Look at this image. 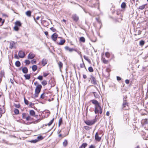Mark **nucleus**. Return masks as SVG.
Listing matches in <instances>:
<instances>
[{"mask_svg": "<svg viewBox=\"0 0 148 148\" xmlns=\"http://www.w3.org/2000/svg\"><path fill=\"white\" fill-rule=\"evenodd\" d=\"M50 29L53 32H55L56 31V29L52 27L50 28Z\"/></svg>", "mask_w": 148, "mask_h": 148, "instance_id": "3c124183", "label": "nucleus"}, {"mask_svg": "<svg viewBox=\"0 0 148 148\" xmlns=\"http://www.w3.org/2000/svg\"><path fill=\"white\" fill-rule=\"evenodd\" d=\"M43 138V137L41 136H39L37 137V140H38V141L42 140Z\"/></svg>", "mask_w": 148, "mask_h": 148, "instance_id": "f704fd0d", "label": "nucleus"}, {"mask_svg": "<svg viewBox=\"0 0 148 148\" xmlns=\"http://www.w3.org/2000/svg\"><path fill=\"white\" fill-rule=\"evenodd\" d=\"M38 140L37 139H35L34 140H32L30 141V142L31 143H36L38 142Z\"/></svg>", "mask_w": 148, "mask_h": 148, "instance_id": "a19ab883", "label": "nucleus"}, {"mask_svg": "<svg viewBox=\"0 0 148 148\" xmlns=\"http://www.w3.org/2000/svg\"><path fill=\"white\" fill-rule=\"evenodd\" d=\"M9 42H10L9 48L10 49H12L13 48L16 49V42H15L13 41H12Z\"/></svg>", "mask_w": 148, "mask_h": 148, "instance_id": "39448f33", "label": "nucleus"}, {"mask_svg": "<svg viewBox=\"0 0 148 148\" xmlns=\"http://www.w3.org/2000/svg\"><path fill=\"white\" fill-rule=\"evenodd\" d=\"M95 139L97 141H99L101 139V137H100L99 136V134L97 132L95 136Z\"/></svg>", "mask_w": 148, "mask_h": 148, "instance_id": "9b49d317", "label": "nucleus"}, {"mask_svg": "<svg viewBox=\"0 0 148 148\" xmlns=\"http://www.w3.org/2000/svg\"><path fill=\"white\" fill-rule=\"evenodd\" d=\"M14 113L16 114H19V111L18 110V109H16V108L14 109Z\"/></svg>", "mask_w": 148, "mask_h": 148, "instance_id": "bb28decb", "label": "nucleus"}, {"mask_svg": "<svg viewBox=\"0 0 148 148\" xmlns=\"http://www.w3.org/2000/svg\"><path fill=\"white\" fill-rule=\"evenodd\" d=\"M102 61H103V63L104 64H107L108 62V60H106V59L104 58H103Z\"/></svg>", "mask_w": 148, "mask_h": 148, "instance_id": "e433bc0d", "label": "nucleus"}, {"mask_svg": "<svg viewBox=\"0 0 148 148\" xmlns=\"http://www.w3.org/2000/svg\"><path fill=\"white\" fill-rule=\"evenodd\" d=\"M58 36V35L56 33H55L51 36V38L53 40L56 41Z\"/></svg>", "mask_w": 148, "mask_h": 148, "instance_id": "1a4fd4ad", "label": "nucleus"}, {"mask_svg": "<svg viewBox=\"0 0 148 148\" xmlns=\"http://www.w3.org/2000/svg\"><path fill=\"white\" fill-rule=\"evenodd\" d=\"M141 31L138 30V32L137 33L138 35H139L140 34H141Z\"/></svg>", "mask_w": 148, "mask_h": 148, "instance_id": "69168bd1", "label": "nucleus"}, {"mask_svg": "<svg viewBox=\"0 0 148 148\" xmlns=\"http://www.w3.org/2000/svg\"><path fill=\"white\" fill-rule=\"evenodd\" d=\"M84 58L85 60H86L88 61H89L90 60L89 59H88V57L86 56H84Z\"/></svg>", "mask_w": 148, "mask_h": 148, "instance_id": "a18cd8bd", "label": "nucleus"}, {"mask_svg": "<svg viewBox=\"0 0 148 148\" xmlns=\"http://www.w3.org/2000/svg\"><path fill=\"white\" fill-rule=\"evenodd\" d=\"M96 19L97 21L98 22V23H100L101 22L99 20V18H96Z\"/></svg>", "mask_w": 148, "mask_h": 148, "instance_id": "680f3d73", "label": "nucleus"}, {"mask_svg": "<svg viewBox=\"0 0 148 148\" xmlns=\"http://www.w3.org/2000/svg\"><path fill=\"white\" fill-rule=\"evenodd\" d=\"M88 144L86 143H83L80 146L79 148H85V147L87 146Z\"/></svg>", "mask_w": 148, "mask_h": 148, "instance_id": "f3484780", "label": "nucleus"}, {"mask_svg": "<svg viewBox=\"0 0 148 148\" xmlns=\"http://www.w3.org/2000/svg\"><path fill=\"white\" fill-rule=\"evenodd\" d=\"M116 78L118 81H120L121 80V78L119 76H117Z\"/></svg>", "mask_w": 148, "mask_h": 148, "instance_id": "13d9d810", "label": "nucleus"}, {"mask_svg": "<svg viewBox=\"0 0 148 148\" xmlns=\"http://www.w3.org/2000/svg\"><path fill=\"white\" fill-rule=\"evenodd\" d=\"M42 64L43 66H45L47 63V60L45 59H43L42 61Z\"/></svg>", "mask_w": 148, "mask_h": 148, "instance_id": "6ab92c4d", "label": "nucleus"}, {"mask_svg": "<svg viewBox=\"0 0 148 148\" xmlns=\"http://www.w3.org/2000/svg\"><path fill=\"white\" fill-rule=\"evenodd\" d=\"M22 71L23 73L25 74L27 73L28 71V69L26 67H23L22 69Z\"/></svg>", "mask_w": 148, "mask_h": 148, "instance_id": "2eb2a0df", "label": "nucleus"}, {"mask_svg": "<svg viewBox=\"0 0 148 148\" xmlns=\"http://www.w3.org/2000/svg\"><path fill=\"white\" fill-rule=\"evenodd\" d=\"M29 114L31 116H36L35 112L33 110H31L29 111Z\"/></svg>", "mask_w": 148, "mask_h": 148, "instance_id": "f8f14e48", "label": "nucleus"}, {"mask_svg": "<svg viewBox=\"0 0 148 148\" xmlns=\"http://www.w3.org/2000/svg\"><path fill=\"white\" fill-rule=\"evenodd\" d=\"M77 53L79 55H80V56L81 57H82V54H81V52L80 51H77Z\"/></svg>", "mask_w": 148, "mask_h": 148, "instance_id": "e2e57ef3", "label": "nucleus"}, {"mask_svg": "<svg viewBox=\"0 0 148 148\" xmlns=\"http://www.w3.org/2000/svg\"><path fill=\"white\" fill-rule=\"evenodd\" d=\"M96 147L94 145H92L89 147V148H95Z\"/></svg>", "mask_w": 148, "mask_h": 148, "instance_id": "864d4df0", "label": "nucleus"}, {"mask_svg": "<svg viewBox=\"0 0 148 148\" xmlns=\"http://www.w3.org/2000/svg\"><path fill=\"white\" fill-rule=\"evenodd\" d=\"M85 123L88 125H92L94 124L96 122L95 119H93L91 120H88L85 121Z\"/></svg>", "mask_w": 148, "mask_h": 148, "instance_id": "20e7f679", "label": "nucleus"}, {"mask_svg": "<svg viewBox=\"0 0 148 148\" xmlns=\"http://www.w3.org/2000/svg\"><path fill=\"white\" fill-rule=\"evenodd\" d=\"M14 29L16 31H18L19 30V28L18 26H15L14 27Z\"/></svg>", "mask_w": 148, "mask_h": 148, "instance_id": "c03bdc74", "label": "nucleus"}, {"mask_svg": "<svg viewBox=\"0 0 148 148\" xmlns=\"http://www.w3.org/2000/svg\"><path fill=\"white\" fill-rule=\"evenodd\" d=\"M35 57V55L33 53H30L28 56V58L29 59H33Z\"/></svg>", "mask_w": 148, "mask_h": 148, "instance_id": "9d476101", "label": "nucleus"}, {"mask_svg": "<svg viewBox=\"0 0 148 148\" xmlns=\"http://www.w3.org/2000/svg\"><path fill=\"white\" fill-rule=\"evenodd\" d=\"M18 56L20 58H23L25 56L24 52L22 51H19L18 53Z\"/></svg>", "mask_w": 148, "mask_h": 148, "instance_id": "6e6552de", "label": "nucleus"}, {"mask_svg": "<svg viewBox=\"0 0 148 148\" xmlns=\"http://www.w3.org/2000/svg\"><path fill=\"white\" fill-rule=\"evenodd\" d=\"M122 109L124 110H127L129 109L128 103L127 102L126 100L123 99V103L122 105Z\"/></svg>", "mask_w": 148, "mask_h": 148, "instance_id": "7ed1b4c3", "label": "nucleus"}, {"mask_svg": "<svg viewBox=\"0 0 148 148\" xmlns=\"http://www.w3.org/2000/svg\"><path fill=\"white\" fill-rule=\"evenodd\" d=\"M79 40L83 42H85V40L84 38L83 37H81L79 38Z\"/></svg>", "mask_w": 148, "mask_h": 148, "instance_id": "7c9ffc66", "label": "nucleus"}, {"mask_svg": "<svg viewBox=\"0 0 148 148\" xmlns=\"http://www.w3.org/2000/svg\"><path fill=\"white\" fill-rule=\"evenodd\" d=\"M58 66L59 67L60 69L62 67L63 64L61 62H59L58 63Z\"/></svg>", "mask_w": 148, "mask_h": 148, "instance_id": "c756f323", "label": "nucleus"}, {"mask_svg": "<svg viewBox=\"0 0 148 148\" xmlns=\"http://www.w3.org/2000/svg\"><path fill=\"white\" fill-rule=\"evenodd\" d=\"M68 144V142L66 140H65L63 143V145L64 147H66Z\"/></svg>", "mask_w": 148, "mask_h": 148, "instance_id": "a878e982", "label": "nucleus"}, {"mask_svg": "<svg viewBox=\"0 0 148 148\" xmlns=\"http://www.w3.org/2000/svg\"><path fill=\"white\" fill-rule=\"evenodd\" d=\"M84 128L86 129V130H89L90 129L89 127L87 126H85L84 127Z\"/></svg>", "mask_w": 148, "mask_h": 148, "instance_id": "6e6d98bb", "label": "nucleus"}, {"mask_svg": "<svg viewBox=\"0 0 148 148\" xmlns=\"http://www.w3.org/2000/svg\"><path fill=\"white\" fill-rule=\"evenodd\" d=\"M42 86L40 84H38L36 87L35 91L34 98H36L38 97V95L40 92Z\"/></svg>", "mask_w": 148, "mask_h": 148, "instance_id": "f03ea898", "label": "nucleus"}, {"mask_svg": "<svg viewBox=\"0 0 148 148\" xmlns=\"http://www.w3.org/2000/svg\"><path fill=\"white\" fill-rule=\"evenodd\" d=\"M15 26H16L20 27L21 25V23L19 21H17L15 23Z\"/></svg>", "mask_w": 148, "mask_h": 148, "instance_id": "412c9836", "label": "nucleus"}, {"mask_svg": "<svg viewBox=\"0 0 148 148\" xmlns=\"http://www.w3.org/2000/svg\"><path fill=\"white\" fill-rule=\"evenodd\" d=\"M14 57L17 59L18 58V56L17 54H15L14 55Z\"/></svg>", "mask_w": 148, "mask_h": 148, "instance_id": "774afa93", "label": "nucleus"}, {"mask_svg": "<svg viewBox=\"0 0 148 148\" xmlns=\"http://www.w3.org/2000/svg\"><path fill=\"white\" fill-rule=\"evenodd\" d=\"M37 69V66L36 65H34L32 66V70L33 71H35Z\"/></svg>", "mask_w": 148, "mask_h": 148, "instance_id": "b1692460", "label": "nucleus"}, {"mask_svg": "<svg viewBox=\"0 0 148 148\" xmlns=\"http://www.w3.org/2000/svg\"><path fill=\"white\" fill-rule=\"evenodd\" d=\"M72 18L73 19L74 21L75 22H77L79 19V17L75 14L72 15Z\"/></svg>", "mask_w": 148, "mask_h": 148, "instance_id": "0eeeda50", "label": "nucleus"}, {"mask_svg": "<svg viewBox=\"0 0 148 148\" xmlns=\"http://www.w3.org/2000/svg\"><path fill=\"white\" fill-rule=\"evenodd\" d=\"M40 97L41 99H44L45 97L44 94V93L42 94L41 95Z\"/></svg>", "mask_w": 148, "mask_h": 148, "instance_id": "5fc2aeb1", "label": "nucleus"}, {"mask_svg": "<svg viewBox=\"0 0 148 148\" xmlns=\"http://www.w3.org/2000/svg\"><path fill=\"white\" fill-rule=\"evenodd\" d=\"M27 114L26 113H22V118L23 119H26L27 116Z\"/></svg>", "mask_w": 148, "mask_h": 148, "instance_id": "2f4dec72", "label": "nucleus"}, {"mask_svg": "<svg viewBox=\"0 0 148 148\" xmlns=\"http://www.w3.org/2000/svg\"><path fill=\"white\" fill-rule=\"evenodd\" d=\"M10 82L12 84H14V81H13V80L12 79H10Z\"/></svg>", "mask_w": 148, "mask_h": 148, "instance_id": "0e129e2a", "label": "nucleus"}, {"mask_svg": "<svg viewBox=\"0 0 148 148\" xmlns=\"http://www.w3.org/2000/svg\"><path fill=\"white\" fill-rule=\"evenodd\" d=\"M16 66L17 67H19L21 65V63L19 61H17L15 63Z\"/></svg>", "mask_w": 148, "mask_h": 148, "instance_id": "393cba45", "label": "nucleus"}, {"mask_svg": "<svg viewBox=\"0 0 148 148\" xmlns=\"http://www.w3.org/2000/svg\"><path fill=\"white\" fill-rule=\"evenodd\" d=\"M43 86L46 85L47 84V82L46 80H44L41 82Z\"/></svg>", "mask_w": 148, "mask_h": 148, "instance_id": "c9c22d12", "label": "nucleus"}, {"mask_svg": "<svg viewBox=\"0 0 148 148\" xmlns=\"http://www.w3.org/2000/svg\"><path fill=\"white\" fill-rule=\"evenodd\" d=\"M145 42L143 40H141L139 42V45L141 47L143 46L145 44Z\"/></svg>", "mask_w": 148, "mask_h": 148, "instance_id": "cd10ccee", "label": "nucleus"}, {"mask_svg": "<svg viewBox=\"0 0 148 148\" xmlns=\"http://www.w3.org/2000/svg\"><path fill=\"white\" fill-rule=\"evenodd\" d=\"M80 66L81 68H83L85 66L84 64V63L80 64Z\"/></svg>", "mask_w": 148, "mask_h": 148, "instance_id": "8fccbe9b", "label": "nucleus"}, {"mask_svg": "<svg viewBox=\"0 0 148 148\" xmlns=\"http://www.w3.org/2000/svg\"><path fill=\"white\" fill-rule=\"evenodd\" d=\"M14 106L16 108H19L20 107V105L19 104H15Z\"/></svg>", "mask_w": 148, "mask_h": 148, "instance_id": "09e8293b", "label": "nucleus"}, {"mask_svg": "<svg viewBox=\"0 0 148 148\" xmlns=\"http://www.w3.org/2000/svg\"><path fill=\"white\" fill-rule=\"evenodd\" d=\"M26 120L27 121H29V120H30L32 119L30 117V116L28 114V116H27V117L26 118Z\"/></svg>", "mask_w": 148, "mask_h": 148, "instance_id": "58836bf2", "label": "nucleus"}, {"mask_svg": "<svg viewBox=\"0 0 148 148\" xmlns=\"http://www.w3.org/2000/svg\"><path fill=\"white\" fill-rule=\"evenodd\" d=\"M37 79L40 80L41 81L43 79V77L42 76L39 75L37 77Z\"/></svg>", "mask_w": 148, "mask_h": 148, "instance_id": "37998d69", "label": "nucleus"}, {"mask_svg": "<svg viewBox=\"0 0 148 148\" xmlns=\"http://www.w3.org/2000/svg\"><path fill=\"white\" fill-rule=\"evenodd\" d=\"M25 14L28 16L30 17L31 16V12L30 10L27 11L25 12Z\"/></svg>", "mask_w": 148, "mask_h": 148, "instance_id": "4be33fe9", "label": "nucleus"}, {"mask_svg": "<svg viewBox=\"0 0 148 148\" xmlns=\"http://www.w3.org/2000/svg\"><path fill=\"white\" fill-rule=\"evenodd\" d=\"M145 5H142L139 6V8L140 9L142 10L145 8Z\"/></svg>", "mask_w": 148, "mask_h": 148, "instance_id": "ea45409f", "label": "nucleus"}, {"mask_svg": "<svg viewBox=\"0 0 148 148\" xmlns=\"http://www.w3.org/2000/svg\"><path fill=\"white\" fill-rule=\"evenodd\" d=\"M24 76L26 79H29L30 78V74H25L24 75Z\"/></svg>", "mask_w": 148, "mask_h": 148, "instance_id": "5701e85b", "label": "nucleus"}, {"mask_svg": "<svg viewBox=\"0 0 148 148\" xmlns=\"http://www.w3.org/2000/svg\"><path fill=\"white\" fill-rule=\"evenodd\" d=\"M141 123L142 124H147L148 123V120L146 119H143L141 121Z\"/></svg>", "mask_w": 148, "mask_h": 148, "instance_id": "ddd939ff", "label": "nucleus"}, {"mask_svg": "<svg viewBox=\"0 0 148 148\" xmlns=\"http://www.w3.org/2000/svg\"><path fill=\"white\" fill-rule=\"evenodd\" d=\"M83 78L84 79H86L87 78V77L86 75H83Z\"/></svg>", "mask_w": 148, "mask_h": 148, "instance_id": "338daca9", "label": "nucleus"}, {"mask_svg": "<svg viewBox=\"0 0 148 148\" xmlns=\"http://www.w3.org/2000/svg\"><path fill=\"white\" fill-rule=\"evenodd\" d=\"M49 74V73H43V76L46 77Z\"/></svg>", "mask_w": 148, "mask_h": 148, "instance_id": "bf43d9fd", "label": "nucleus"}, {"mask_svg": "<svg viewBox=\"0 0 148 148\" xmlns=\"http://www.w3.org/2000/svg\"><path fill=\"white\" fill-rule=\"evenodd\" d=\"M3 111L1 108H0V117L2 116V113Z\"/></svg>", "mask_w": 148, "mask_h": 148, "instance_id": "603ef678", "label": "nucleus"}, {"mask_svg": "<svg viewBox=\"0 0 148 148\" xmlns=\"http://www.w3.org/2000/svg\"><path fill=\"white\" fill-rule=\"evenodd\" d=\"M126 6V3L125 2H123L122 3L121 7L122 8L124 9L125 8Z\"/></svg>", "mask_w": 148, "mask_h": 148, "instance_id": "c85d7f7f", "label": "nucleus"}, {"mask_svg": "<svg viewBox=\"0 0 148 148\" xmlns=\"http://www.w3.org/2000/svg\"><path fill=\"white\" fill-rule=\"evenodd\" d=\"M65 49L66 50L69 51L70 52L73 51V48H70L68 46H66L64 47Z\"/></svg>", "mask_w": 148, "mask_h": 148, "instance_id": "4468645a", "label": "nucleus"}, {"mask_svg": "<svg viewBox=\"0 0 148 148\" xmlns=\"http://www.w3.org/2000/svg\"><path fill=\"white\" fill-rule=\"evenodd\" d=\"M92 103L95 105V112L96 114L99 112L101 114L102 112V110L99 103L96 100L93 99L90 101Z\"/></svg>", "mask_w": 148, "mask_h": 148, "instance_id": "f257e3e1", "label": "nucleus"}, {"mask_svg": "<svg viewBox=\"0 0 148 148\" xmlns=\"http://www.w3.org/2000/svg\"><path fill=\"white\" fill-rule=\"evenodd\" d=\"M93 93L95 97L96 98H99L100 96L97 93L95 92H93Z\"/></svg>", "mask_w": 148, "mask_h": 148, "instance_id": "aec40b11", "label": "nucleus"}, {"mask_svg": "<svg viewBox=\"0 0 148 148\" xmlns=\"http://www.w3.org/2000/svg\"><path fill=\"white\" fill-rule=\"evenodd\" d=\"M125 82L126 84H128L129 83L130 81L128 79H127L125 80Z\"/></svg>", "mask_w": 148, "mask_h": 148, "instance_id": "4d7b16f0", "label": "nucleus"}, {"mask_svg": "<svg viewBox=\"0 0 148 148\" xmlns=\"http://www.w3.org/2000/svg\"><path fill=\"white\" fill-rule=\"evenodd\" d=\"M25 62L27 64H30V62L29 60H26Z\"/></svg>", "mask_w": 148, "mask_h": 148, "instance_id": "49530a36", "label": "nucleus"}, {"mask_svg": "<svg viewBox=\"0 0 148 148\" xmlns=\"http://www.w3.org/2000/svg\"><path fill=\"white\" fill-rule=\"evenodd\" d=\"M65 42V40H64V39L61 40H60V42L58 43H57L59 45H63L64 43Z\"/></svg>", "mask_w": 148, "mask_h": 148, "instance_id": "a211bd4d", "label": "nucleus"}, {"mask_svg": "<svg viewBox=\"0 0 148 148\" xmlns=\"http://www.w3.org/2000/svg\"><path fill=\"white\" fill-rule=\"evenodd\" d=\"M105 56L106 57L108 58H109L110 56V54L108 52H106L105 53Z\"/></svg>", "mask_w": 148, "mask_h": 148, "instance_id": "de8ad7c7", "label": "nucleus"}, {"mask_svg": "<svg viewBox=\"0 0 148 148\" xmlns=\"http://www.w3.org/2000/svg\"><path fill=\"white\" fill-rule=\"evenodd\" d=\"M62 118H60V119L59 121V123H58V126L60 127L62 123Z\"/></svg>", "mask_w": 148, "mask_h": 148, "instance_id": "473e14b6", "label": "nucleus"}, {"mask_svg": "<svg viewBox=\"0 0 148 148\" xmlns=\"http://www.w3.org/2000/svg\"><path fill=\"white\" fill-rule=\"evenodd\" d=\"M24 103H25L27 105H28V102H29V101L27 100L25 98H24Z\"/></svg>", "mask_w": 148, "mask_h": 148, "instance_id": "79ce46f5", "label": "nucleus"}, {"mask_svg": "<svg viewBox=\"0 0 148 148\" xmlns=\"http://www.w3.org/2000/svg\"><path fill=\"white\" fill-rule=\"evenodd\" d=\"M54 118L52 120H51L49 123H48V125L49 126H50L53 123V122L54 121Z\"/></svg>", "mask_w": 148, "mask_h": 148, "instance_id": "4c0bfd02", "label": "nucleus"}, {"mask_svg": "<svg viewBox=\"0 0 148 148\" xmlns=\"http://www.w3.org/2000/svg\"><path fill=\"white\" fill-rule=\"evenodd\" d=\"M148 131H146V132H143L142 133V136L143 139L146 140L148 139Z\"/></svg>", "mask_w": 148, "mask_h": 148, "instance_id": "423d86ee", "label": "nucleus"}, {"mask_svg": "<svg viewBox=\"0 0 148 148\" xmlns=\"http://www.w3.org/2000/svg\"><path fill=\"white\" fill-rule=\"evenodd\" d=\"M91 82H92L93 84L95 85L97 84V83L95 78V77L92 76L91 77Z\"/></svg>", "mask_w": 148, "mask_h": 148, "instance_id": "dca6fc26", "label": "nucleus"}, {"mask_svg": "<svg viewBox=\"0 0 148 148\" xmlns=\"http://www.w3.org/2000/svg\"><path fill=\"white\" fill-rule=\"evenodd\" d=\"M88 70H89V71L91 72H93L94 71L92 67L91 66H90L88 68Z\"/></svg>", "mask_w": 148, "mask_h": 148, "instance_id": "72a5a7b5", "label": "nucleus"}, {"mask_svg": "<svg viewBox=\"0 0 148 148\" xmlns=\"http://www.w3.org/2000/svg\"><path fill=\"white\" fill-rule=\"evenodd\" d=\"M31 62L32 64H35L36 62V60H32Z\"/></svg>", "mask_w": 148, "mask_h": 148, "instance_id": "052dcab7", "label": "nucleus"}]
</instances>
